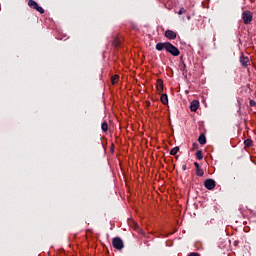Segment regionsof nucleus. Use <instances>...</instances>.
I'll return each mask as SVG.
<instances>
[{"instance_id":"f257e3e1","label":"nucleus","mask_w":256,"mask_h":256,"mask_svg":"<svg viewBox=\"0 0 256 256\" xmlns=\"http://www.w3.org/2000/svg\"><path fill=\"white\" fill-rule=\"evenodd\" d=\"M166 51L167 53H170V55H173V57H179V55H181V51H179L177 47L171 44V42H167Z\"/></svg>"},{"instance_id":"f03ea898","label":"nucleus","mask_w":256,"mask_h":256,"mask_svg":"<svg viewBox=\"0 0 256 256\" xmlns=\"http://www.w3.org/2000/svg\"><path fill=\"white\" fill-rule=\"evenodd\" d=\"M112 246L114 249H117L118 251H121V249L125 248V244L123 243V240L120 237H115L112 239Z\"/></svg>"},{"instance_id":"7ed1b4c3","label":"nucleus","mask_w":256,"mask_h":256,"mask_svg":"<svg viewBox=\"0 0 256 256\" xmlns=\"http://www.w3.org/2000/svg\"><path fill=\"white\" fill-rule=\"evenodd\" d=\"M242 20L244 25H249L253 21V13L249 10H246L242 13Z\"/></svg>"},{"instance_id":"20e7f679","label":"nucleus","mask_w":256,"mask_h":256,"mask_svg":"<svg viewBox=\"0 0 256 256\" xmlns=\"http://www.w3.org/2000/svg\"><path fill=\"white\" fill-rule=\"evenodd\" d=\"M28 6L31 9H35V11H38V13H40L41 15H43V13H45V10L43 9V7L39 6L37 1H35V0H29L28 1Z\"/></svg>"},{"instance_id":"39448f33","label":"nucleus","mask_w":256,"mask_h":256,"mask_svg":"<svg viewBox=\"0 0 256 256\" xmlns=\"http://www.w3.org/2000/svg\"><path fill=\"white\" fill-rule=\"evenodd\" d=\"M216 183L215 180L208 178L204 181V187L208 189L209 191L215 189Z\"/></svg>"},{"instance_id":"423d86ee","label":"nucleus","mask_w":256,"mask_h":256,"mask_svg":"<svg viewBox=\"0 0 256 256\" xmlns=\"http://www.w3.org/2000/svg\"><path fill=\"white\" fill-rule=\"evenodd\" d=\"M165 37L170 40L177 39V33H175L173 30H166Z\"/></svg>"},{"instance_id":"0eeeda50","label":"nucleus","mask_w":256,"mask_h":256,"mask_svg":"<svg viewBox=\"0 0 256 256\" xmlns=\"http://www.w3.org/2000/svg\"><path fill=\"white\" fill-rule=\"evenodd\" d=\"M194 166L196 168V175L198 177H203V175H205V172L203 171V169H201V166L199 165V163L194 162Z\"/></svg>"},{"instance_id":"6e6552de","label":"nucleus","mask_w":256,"mask_h":256,"mask_svg":"<svg viewBox=\"0 0 256 256\" xmlns=\"http://www.w3.org/2000/svg\"><path fill=\"white\" fill-rule=\"evenodd\" d=\"M156 51H163V49H167V42H159L155 46Z\"/></svg>"},{"instance_id":"1a4fd4ad","label":"nucleus","mask_w":256,"mask_h":256,"mask_svg":"<svg viewBox=\"0 0 256 256\" xmlns=\"http://www.w3.org/2000/svg\"><path fill=\"white\" fill-rule=\"evenodd\" d=\"M240 63L242 67H249V57H245L244 55H242L240 57Z\"/></svg>"},{"instance_id":"9d476101","label":"nucleus","mask_w":256,"mask_h":256,"mask_svg":"<svg viewBox=\"0 0 256 256\" xmlns=\"http://www.w3.org/2000/svg\"><path fill=\"white\" fill-rule=\"evenodd\" d=\"M199 109V101H192L190 105V111L196 112Z\"/></svg>"},{"instance_id":"9b49d317","label":"nucleus","mask_w":256,"mask_h":256,"mask_svg":"<svg viewBox=\"0 0 256 256\" xmlns=\"http://www.w3.org/2000/svg\"><path fill=\"white\" fill-rule=\"evenodd\" d=\"M156 87H157L158 93H163V80L162 79H158L156 81Z\"/></svg>"},{"instance_id":"f8f14e48","label":"nucleus","mask_w":256,"mask_h":256,"mask_svg":"<svg viewBox=\"0 0 256 256\" xmlns=\"http://www.w3.org/2000/svg\"><path fill=\"white\" fill-rule=\"evenodd\" d=\"M198 143L200 145H205L207 143V138L205 137V134H200L198 137Z\"/></svg>"},{"instance_id":"ddd939ff","label":"nucleus","mask_w":256,"mask_h":256,"mask_svg":"<svg viewBox=\"0 0 256 256\" xmlns=\"http://www.w3.org/2000/svg\"><path fill=\"white\" fill-rule=\"evenodd\" d=\"M160 100L163 105H168L169 103V97L167 96V94H162Z\"/></svg>"},{"instance_id":"4468645a","label":"nucleus","mask_w":256,"mask_h":256,"mask_svg":"<svg viewBox=\"0 0 256 256\" xmlns=\"http://www.w3.org/2000/svg\"><path fill=\"white\" fill-rule=\"evenodd\" d=\"M111 81H112V85H115L116 83H119V75L118 74L113 75L111 77Z\"/></svg>"},{"instance_id":"2eb2a0df","label":"nucleus","mask_w":256,"mask_h":256,"mask_svg":"<svg viewBox=\"0 0 256 256\" xmlns=\"http://www.w3.org/2000/svg\"><path fill=\"white\" fill-rule=\"evenodd\" d=\"M112 45L113 47H119V45H121V40H119L118 37L114 38Z\"/></svg>"},{"instance_id":"dca6fc26","label":"nucleus","mask_w":256,"mask_h":256,"mask_svg":"<svg viewBox=\"0 0 256 256\" xmlns=\"http://www.w3.org/2000/svg\"><path fill=\"white\" fill-rule=\"evenodd\" d=\"M101 129L104 133H106V131H109V125L107 124V122L102 123Z\"/></svg>"},{"instance_id":"f3484780","label":"nucleus","mask_w":256,"mask_h":256,"mask_svg":"<svg viewBox=\"0 0 256 256\" xmlns=\"http://www.w3.org/2000/svg\"><path fill=\"white\" fill-rule=\"evenodd\" d=\"M196 159H198V161H201L203 159V151L202 150H198L196 152Z\"/></svg>"},{"instance_id":"a211bd4d","label":"nucleus","mask_w":256,"mask_h":256,"mask_svg":"<svg viewBox=\"0 0 256 256\" xmlns=\"http://www.w3.org/2000/svg\"><path fill=\"white\" fill-rule=\"evenodd\" d=\"M244 145H245V147H253V140H251V139H246V140L244 141Z\"/></svg>"},{"instance_id":"6ab92c4d","label":"nucleus","mask_w":256,"mask_h":256,"mask_svg":"<svg viewBox=\"0 0 256 256\" xmlns=\"http://www.w3.org/2000/svg\"><path fill=\"white\" fill-rule=\"evenodd\" d=\"M179 153V147L176 146L170 150V155H177Z\"/></svg>"},{"instance_id":"aec40b11","label":"nucleus","mask_w":256,"mask_h":256,"mask_svg":"<svg viewBox=\"0 0 256 256\" xmlns=\"http://www.w3.org/2000/svg\"><path fill=\"white\" fill-rule=\"evenodd\" d=\"M185 13H187V9H185V8H180V10L178 11V15H183V14H185Z\"/></svg>"},{"instance_id":"412c9836","label":"nucleus","mask_w":256,"mask_h":256,"mask_svg":"<svg viewBox=\"0 0 256 256\" xmlns=\"http://www.w3.org/2000/svg\"><path fill=\"white\" fill-rule=\"evenodd\" d=\"M192 149L195 151V149H199V144H197V143H193L192 144Z\"/></svg>"},{"instance_id":"4be33fe9","label":"nucleus","mask_w":256,"mask_h":256,"mask_svg":"<svg viewBox=\"0 0 256 256\" xmlns=\"http://www.w3.org/2000/svg\"><path fill=\"white\" fill-rule=\"evenodd\" d=\"M249 105L250 107H255L256 102L254 100H250Z\"/></svg>"},{"instance_id":"5701e85b","label":"nucleus","mask_w":256,"mask_h":256,"mask_svg":"<svg viewBox=\"0 0 256 256\" xmlns=\"http://www.w3.org/2000/svg\"><path fill=\"white\" fill-rule=\"evenodd\" d=\"M188 256H201V255H199V253L193 252V253H190Z\"/></svg>"},{"instance_id":"b1692460","label":"nucleus","mask_w":256,"mask_h":256,"mask_svg":"<svg viewBox=\"0 0 256 256\" xmlns=\"http://www.w3.org/2000/svg\"><path fill=\"white\" fill-rule=\"evenodd\" d=\"M182 170L187 171V165H182Z\"/></svg>"}]
</instances>
